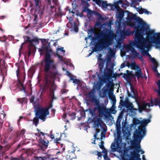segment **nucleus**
I'll list each match as a JSON object with an SVG mask.
<instances>
[{"instance_id": "1", "label": "nucleus", "mask_w": 160, "mask_h": 160, "mask_svg": "<svg viewBox=\"0 0 160 160\" xmlns=\"http://www.w3.org/2000/svg\"><path fill=\"white\" fill-rule=\"evenodd\" d=\"M140 30H136L135 32L134 40L130 43L140 49L143 55L150 58V61L153 64L152 68L154 72L158 73L157 68L159 66L158 62L152 58L148 53V50L153 46L156 49H160V32H155L154 29H150L149 26L145 22H141Z\"/></svg>"}, {"instance_id": "2", "label": "nucleus", "mask_w": 160, "mask_h": 160, "mask_svg": "<svg viewBox=\"0 0 160 160\" xmlns=\"http://www.w3.org/2000/svg\"><path fill=\"white\" fill-rule=\"evenodd\" d=\"M40 54L47 53L42 61V65L44 68L45 72V80L44 81V88L50 91V96L53 98L54 96L53 91L56 89V86L53 82V79L56 78L59 73L57 69V66L54 59L50 55L48 54L51 52L50 46L43 45L41 48L39 49Z\"/></svg>"}, {"instance_id": "3", "label": "nucleus", "mask_w": 160, "mask_h": 160, "mask_svg": "<svg viewBox=\"0 0 160 160\" xmlns=\"http://www.w3.org/2000/svg\"><path fill=\"white\" fill-rule=\"evenodd\" d=\"M146 128L145 127H139L138 130L136 129L134 134V139L131 142L132 148L134 149L137 153L135 152H131V158L128 155L125 156V153L124 155L122 157V159L123 160H141L140 158V155L138 154L141 152V154L143 153L144 152L141 150L140 143L142 139L145 135Z\"/></svg>"}, {"instance_id": "4", "label": "nucleus", "mask_w": 160, "mask_h": 160, "mask_svg": "<svg viewBox=\"0 0 160 160\" xmlns=\"http://www.w3.org/2000/svg\"><path fill=\"white\" fill-rule=\"evenodd\" d=\"M87 96V98H91V102L94 104L95 107L90 109L89 110L90 113L92 116H95L98 115L99 117L103 116L106 112L107 110L106 108V105L108 103V100H105V103L101 104L100 100L94 94V92L91 91L88 93Z\"/></svg>"}, {"instance_id": "5", "label": "nucleus", "mask_w": 160, "mask_h": 160, "mask_svg": "<svg viewBox=\"0 0 160 160\" xmlns=\"http://www.w3.org/2000/svg\"><path fill=\"white\" fill-rule=\"evenodd\" d=\"M107 33L102 32L99 34V37L102 42L103 48H107L112 45L113 42L114 35L111 30H107Z\"/></svg>"}, {"instance_id": "6", "label": "nucleus", "mask_w": 160, "mask_h": 160, "mask_svg": "<svg viewBox=\"0 0 160 160\" xmlns=\"http://www.w3.org/2000/svg\"><path fill=\"white\" fill-rule=\"evenodd\" d=\"M34 97L32 96L30 99V102L33 104L36 116L38 117V118L43 121H44L46 118L47 116L49 114L48 108H44L40 107L36 108L34 105L35 104V102H34Z\"/></svg>"}, {"instance_id": "7", "label": "nucleus", "mask_w": 160, "mask_h": 160, "mask_svg": "<svg viewBox=\"0 0 160 160\" xmlns=\"http://www.w3.org/2000/svg\"><path fill=\"white\" fill-rule=\"evenodd\" d=\"M122 139L121 136L118 135L115 140V143H112L111 148L113 152H120L125 148L126 144L122 142Z\"/></svg>"}, {"instance_id": "8", "label": "nucleus", "mask_w": 160, "mask_h": 160, "mask_svg": "<svg viewBox=\"0 0 160 160\" xmlns=\"http://www.w3.org/2000/svg\"><path fill=\"white\" fill-rule=\"evenodd\" d=\"M124 48L126 52H130V53L131 56L133 58H138L142 61H143V59L141 56L139 55V53L136 52L134 48L130 45L128 44H125L124 45Z\"/></svg>"}, {"instance_id": "9", "label": "nucleus", "mask_w": 160, "mask_h": 160, "mask_svg": "<svg viewBox=\"0 0 160 160\" xmlns=\"http://www.w3.org/2000/svg\"><path fill=\"white\" fill-rule=\"evenodd\" d=\"M34 1L36 9L34 15L33 22L34 23H36L38 21V14L41 17L43 14L44 8L43 6L39 5V0H34Z\"/></svg>"}, {"instance_id": "10", "label": "nucleus", "mask_w": 160, "mask_h": 160, "mask_svg": "<svg viewBox=\"0 0 160 160\" xmlns=\"http://www.w3.org/2000/svg\"><path fill=\"white\" fill-rule=\"evenodd\" d=\"M128 16L126 18L127 21H124V22H123V24L124 25H129L131 27H134L135 26V24L133 21H137V18L136 16L132 13L127 11Z\"/></svg>"}, {"instance_id": "11", "label": "nucleus", "mask_w": 160, "mask_h": 160, "mask_svg": "<svg viewBox=\"0 0 160 160\" xmlns=\"http://www.w3.org/2000/svg\"><path fill=\"white\" fill-rule=\"evenodd\" d=\"M112 71H109L108 72L105 73L104 75L105 79L106 80V82H107L106 86L108 88H110L114 85L113 80L112 79Z\"/></svg>"}, {"instance_id": "12", "label": "nucleus", "mask_w": 160, "mask_h": 160, "mask_svg": "<svg viewBox=\"0 0 160 160\" xmlns=\"http://www.w3.org/2000/svg\"><path fill=\"white\" fill-rule=\"evenodd\" d=\"M63 48H57V49L56 54L60 60L61 61H63L64 63L67 64L66 62L69 63L70 62V60L65 59L64 60H63L62 56L65 55V51L63 50Z\"/></svg>"}, {"instance_id": "13", "label": "nucleus", "mask_w": 160, "mask_h": 160, "mask_svg": "<svg viewBox=\"0 0 160 160\" xmlns=\"http://www.w3.org/2000/svg\"><path fill=\"white\" fill-rule=\"evenodd\" d=\"M134 32V31L131 32L129 29L124 28L122 30L120 31L119 35L120 38L124 39L126 38L127 36L133 35Z\"/></svg>"}, {"instance_id": "14", "label": "nucleus", "mask_w": 160, "mask_h": 160, "mask_svg": "<svg viewBox=\"0 0 160 160\" xmlns=\"http://www.w3.org/2000/svg\"><path fill=\"white\" fill-rule=\"evenodd\" d=\"M116 16L117 18L116 21L118 22V25H120L121 23L123 24V22L124 21L123 20L124 11L122 10H119Z\"/></svg>"}, {"instance_id": "15", "label": "nucleus", "mask_w": 160, "mask_h": 160, "mask_svg": "<svg viewBox=\"0 0 160 160\" xmlns=\"http://www.w3.org/2000/svg\"><path fill=\"white\" fill-rule=\"evenodd\" d=\"M67 27L70 29V30L72 31H74L76 32H78V26L74 22L72 23L71 22H68L67 24Z\"/></svg>"}, {"instance_id": "16", "label": "nucleus", "mask_w": 160, "mask_h": 160, "mask_svg": "<svg viewBox=\"0 0 160 160\" xmlns=\"http://www.w3.org/2000/svg\"><path fill=\"white\" fill-rule=\"evenodd\" d=\"M108 55L107 59L108 61H110L112 58L114 57L116 53V50L114 49L109 47L108 48Z\"/></svg>"}, {"instance_id": "17", "label": "nucleus", "mask_w": 160, "mask_h": 160, "mask_svg": "<svg viewBox=\"0 0 160 160\" xmlns=\"http://www.w3.org/2000/svg\"><path fill=\"white\" fill-rule=\"evenodd\" d=\"M90 1V0H88ZM96 3L102 8H106L108 6L107 3V2L103 1L100 0H94Z\"/></svg>"}, {"instance_id": "18", "label": "nucleus", "mask_w": 160, "mask_h": 160, "mask_svg": "<svg viewBox=\"0 0 160 160\" xmlns=\"http://www.w3.org/2000/svg\"><path fill=\"white\" fill-rule=\"evenodd\" d=\"M132 66L134 67L135 69L137 70V71L135 73V76L138 78L142 77V74L141 73V69L138 66L135 65V64H133Z\"/></svg>"}, {"instance_id": "19", "label": "nucleus", "mask_w": 160, "mask_h": 160, "mask_svg": "<svg viewBox=\"0 0 160 160\" xmlns=\"http://www.w3.org/2000/svg\"><path fill=\"white\" fill-rule=\"evenodd\" d=\"M127 108L131 112L136 113L138 109L134 108L132 103V102H128L127 104Z\"/></svg>"}, {"instance_id": "20", "label": "nucleus", "mask_w": 160, "mask_h": 160, "mask_svg": "<svg viewBox=\"0 0 160 160\" xmlns=\"http://www.w3.org/2000/svg\"><path fill=\"white\" fill-rule=\"evenodd\" d=\"M24 38L26 41L29 42L31 44L34 42H38L37 39L33 38L32 39H31L30 37L28 36L25 37Z\"/></svg>"}, {"instance_id": "21", "label": "nucleus", "mask_w": 160, "mask_h": 160, "mask_svg": "<svg viewBox=\"0 0 160 160\" xmlns=\"http://www.w3.org/2000/svg\"><path fill=\"white\" fill-rule=\"evenodd\" d=\"M103 65L102 63H99V73L96 72L98 78H100L103 75L102 68L103 67Z\"/></svg>"}, {"instance_id": "22", "label": "nucleus", "mask_w": 160, "mask_h": 160, "mask_svg": "<svg viewBox=\"0 0 160 160\" xmlns=\"http://www.w3.org/2000/svg\"><path fill=\"white\" fill-rule=\"evenodd\" d=\"M57 0H48V5H49L51 9L54 8V5L57 3Z\"/></svg>"}, {"instance_id": "23", "label": "nucleus", "mask_w": 160, "mask_h": 160, "mask_svg": "<svg viewBox=\"0 0 160 160\" xmlns=\"http://www.w3.org/2000/svg\"><path fill=\"white\" fill-rule=\"evenodd\" d=\"M138 11L139 13L140 14H142L143 13L148 15L149 14H151V12H150L148 11L146 9L141 8H138Z\"/></svg>"}, {"instance_id": "24", "label": "nucleus", "mask_w": 160, "mask_h": 160, "mask_svg": "<svg viewBox=\"0 0 160 160\" xmlns=\"http://www.w3.org/2000/svg\"><path fill=\"white\" fill-rule=\"evenodd\" d=\"M48 141H46L43 140H41L40 144L42 145V147L43 149H46L47 148L48 144Z\"/></svg>"}, {"instance_id": "25", "label": "nucleus", "mask_w": 160, "mask_h": 160, "mask_svg": "<svg viewBox=\"0 0 160 160\" xmlns=\"http://www.w3.org/2000/svg\"><path fill=\"white\" fill-rule=\"evenodd\" d=\"M112 24V23L111 21H109V22H106L105 23L103 24L102 25V26H104L106 27L107 26L108 28L109 29L111 28V25Z\"/></svg>"}, {"instance_id": "26", "label": "nucleus", "mask_w": 160, "mask_h": 160, "mask_svg": "<svg viewBox=\"0 0 160 160\" xmlns=\"http://www.w3.org/2000/svg\"><path fill=\"white\" fill-rule=\"evenodd\" d=\"M150 122V120L149 119H144L141 121V124L143 126H146Z\"/></svg>"}, {"instance_id": "27", "label": "nucleus", "mask_w": 160, "mask_h": 160, "mask_svg": "<svg viewBox=\"0 0 160 160\" xmlns=\"http://www.w3.org/2000/svg\"><path fill=\"white\" fill-rule=\"evenodd\" d=\"M133 124L135 125H136L137 124H141V121H140L138 119L135 118L133 119Z\"/></svg>"}, {"instance_id": "28", "label": "nucleus", "mask_w": 160, "mask_h": 160, "mask_svg": "<svg viewBox=\"0 0 160 160\" xmlns=\"http://www.w3.org/2000/svg\"><path fill=\"white\" fill-rule=\"evenodd\" d=\"M96 16H98V18L99 21L101 20L104 21L105 20L104 18H103L102 16L99 13H97Z\"/></svg>"}, {"instance_id": "29", "label": "nucleus", "mask_w": 160, "mask_h": 160, "mask_svg": "<svg viewBox=\"0 0 160 160\" xmlns=\"http://www.w3.org/2000/svg\"><path fill=\"white\" fill-rule=\"evenodd\" d=\"M110 98L112 100L113 104H115L116 102V99L114 95L112 94V96H110Z\"/></svg>"}, {"instance_id": "30", "label": "nucleus", "mask_w": 160, "mask_h": 160, "mask_svg": "<svg viewBox=\"0 0 160 160\" xmlns=\"http://www.w3.org/2000/svg\"><path fill=\"white\" fill-rule=\"evenodd\" d=\"M88 73H89V77L90 78L92 77V78L93 79H94V80H95V78H96V75L95 74H94V75L93 74V75H91V74H92V71H90L88 72Z\"/></svg>"}, {"instance_id": "31", "label": "nucleus", "mask_w": 160, "mask_h": 160, "mask_svg": "<svg viewBox=\"0 0 160 160\" xmlns=\"http://www.w3.org/2000/svg\"><path fill=\"white\" fill-rule=\"evenodd\" d=\"M38 122V118L35 117L33 119V123L36 126H37V125Z\"/></svg>"}, {"instance_id": "32", "label": "nucleus", "mask_w": 160, "mask_h": 160, "mask_svg": "<svg viewBox=\"0 0 160 160\" xmlns=\"http://www.w3.org/2000/svg\"><path fill=\"white\" fill-rule=\"evenodd\" d=\"M46 158L44 157H36L35 158V160H46Z\"/></svg>"}, {"instance_id": "33", "label": "nucleus", "mask_w": 160, "mask_h": 160, "mask_svg": "<svg viewBox=\"0 0 160 160\" xmlns=\"http://www.w3.org/2000/svg\"><path fill=\"white\" fill-rule=\"evenodd\" d=\"M116 127L117 131H120L121 129V126L120 122H119V123L117 122Z\"/></svg>"}, {"instance_id": "34", "label": "nucleus", "mask_w": 160, "mask_h": 160, "mask_svg": "<svg viewBox=\"0 0 160 160\" xmlns=\"http://www.w3.org/2000/svg\"><path fill=\"white\" fill-rule=\"evenodd\" d=\"M73 80V82L76 84L79 85L80 83V81L77 79H73L72 80Z\"/></svg>"}, {"instance_id": "35", "label": "nucleus", "mask_w": 160, "mask_h": 160, "mask_svg": "<svg viewBox=\"0 0 160 160\" xmlns=\"http://www.w3.org/2000/svg\"><path fill=\"white\" fill-rule=\"evenodd\" d=\"M99 47L98 46H95L94 48H92V50L93 52H97L99 50Z\"/></svg>"}, {"instance_id": "36", "label": "nucleus", "mask_w": 160, "mask_h": 160, "mask_svg": "<svg viewBox=\"0 0 160 160\" xmlns=\"http://www.w3.org/2000/svg\"><path fill=\"white\" fill-rule=\"evenodd\" d=\"M66 74L67 76H68L70 77L71 80H72L73 79V77L71 76V74L69 72H67Z\"/></svg>"}, {"instance_id": "37", "label": "nucleus", "mask_w": 160, "mask_h": 160, "mask_svg": "<svg viewBox=\"0 0 160 160\" xmlns=\"http://www.w3.org/2000/svg\"><path fill=\"white\" fill-rule=\"evenodd\" d=\"M97 155L98 156V159L99 160H100L102 158V154L101 152H98Z\"/></svg>"}, {"instance_id": "38", "label": "nucleus", "mask_w": 160, "mask_h": 160, "mask_svg": "<svg viewBox=\"0 0 160 160\" xmlns=\"http://www.w3.org/2000/svg\"><path fill=\"white\" fill-rule=\"evenodd\" d=\"M117 47L120 48L122 47V43L119 41H118L117 42Z\"/></svg>"}, {"instance_id": "39", "label": "nucleus", "mask_w": 160, "mask_h": 160, "mask_svg": "<svg viewBox=\"0 0 160 160\" xmlns=\"http://www.w3.org/2000/svg\"><path fill=\"white\" fill-rule=\"evenodd\" d=\"M99 132V130H97L96 131V133L94 135V137L95 139H96L98 133Z\"/></svg>"}, {"instance_id": "40", "label": "nucleus", "mask_w": 160, "mask_h": 160, "mask_svg": "<svg viewBox=\"0 0 160 160\" xmlns=\"http://www.w3.org/2000/svg\"><path fill=\"white\" fill-rule=\"evenodd\" d=\"M19 72H19V69H18L16 71V74H17V76L18 79H19V78H20V76H19Z\"/></svg>"}, {"instance_id": "41", "label": "nucleus", "mask_w": 160, "mask_h": 160, "mask_svg": "<svg viewBox=\"0 0 160 160\" xmlns=\"http://www.w3.org/2000/svg\"><path fill=\"white\" fill-rule=\"evenodd\" d=\"M103 157L105 160H111L110 158L106 155H103Z\"/></svg>"}, {"instance_id": "42", "label": "nucleus", "mask_w": 160, "mask_h": 160, "mask_svg": "<svg viewBox=\"0 0 160 160\" xmlns=\"http://www.w3.org/2000/svg\"><path fill=\"white\" fill-rule=\"evenodd\" d=\"M67 17V19H68L69 20V22H71V23H72V22H74L72 18V17H69L68 18Z\"/></svg>"}, {"instance_id": "43", "label": "nucleus", "mask_w": 160, "mask_h": 160, "mask_svg": "<svg viewBox=\"0 0 160 160\" xmlns=\"http://www.w3.org/2000/svg\"><path fill=\"white\" fill-rule=\"evenodd\" d=\"M103 149L102 152L104 154V155H106V156H107V150L105 149V148H104Z\"/></svg>"}, {"instance_id": "44", "label": "nucleus", "mask_w": 160, "mask_h": 160, "mask_svg": "<svg viewBox=\"0 0 160 160\" xmlns=\"http://www.w3.org/2000/svg\"><path fill=\"white\" fill-rule=\"evenodd\" d=\"M103 143H104L103 142H102V144L101 145H99V147H100V148H101L102 149H103L104 148V146L103 145Z\"/></svg>"}, {"instance_id": "45", "label": "nucleus", "mask_w": 160, "mask_h": 160, "mask_svg": "<svg viewBox=\"0 0 160 160\" xmlns=\"http://www.w3.org/2000/svg\"><path fill=\"white\" fill-rule=\"evenodd\" d=\"M55 110L54 109H52L51 111V113L52 114V116H54L55 113Z\"/></svg>"}, {"instance_id": "46", "label": "nucleus", "mask_w": 160, "mask_h": 160, "mask_svg": "<svg viewBox=\"0 0 160 160\" xmlns=\"http://www.w3.org/2000/svg\"><path fill=\"white\" fill-rule=\"evenodd\" d=\"M126 65L124 63H122L120 66V68H124L126 66Z\"/></svg>"}, {"instance_id": "47", "label": "nucleus", "mask_w": 160, "mask_h": 160, "mask_svg": "<svg viewBox=\"0 0 160 160\" xmlns=\"http://www.w3.org/2000/svg\"><path fill=\"white\" fill-rule=\"evenodd\" d=\"M59 139L58 138H56L54 140V142L56 143H57L58 142V141L59 140Z\"/></svg>"}, {"instance_id": "48", "label": "nucleus", "mask_w": 160, "mask_h": 160, "mask_svg": "<svg viewBox=\"0 0 160 160\" xmlns=\"http://www.w3.org/2000/svg\"><path fill=\"white\" fill-rule=\"evenodd\" d=\"M25 130L24 129H22L21 132V133L22 134H23L25 133Z\"/></svg>"}, {"instance_id": "49", "label": "nucleus", "mask_w": 160, "mask_h": 160, "mask_svg": "<svg viewBox=\"0 0 160 160\" xmlns=\"http://www.w3.org/2000/svg\"><path fill=\"white\" fill-rule=\"evenodd\" d=\"M93 52V51H91V52H90L89 53L88 55L87 56L88 57L92 55V53Z\"/></svg>"}, {"instance_id": "50", "label": "nucleus", "mask_w": 160, "mask_h": 160, "mask_svg": "<svg viewBox=\"0 0 160 160\" xmlns=\"http://www.w3.org/2000/svg\"><path fill=\"white\" fill-rule=\"evenodd\" d=\"M67 92H68V91L65 89L63 90L62 91V92L63 93H65Z\"/></svg>"}, {"instance_id": "51", "label": "nucleus", "mask_w": 160, "mask_h": 160, "mask_svg": "<svg viewBox=\"0 0 160 160\" xmlns=\"http://www.w3.org/2000/svg\"><path fill=\"white\" fill-rule=\"evenodd\" d=\"M24 100V98H22V99H19V98H18V101L20 102V100H22V101H23ZM20 102L21 103V102Z\"/></svg>"}, {"instance_id": "52", "label": "nucleus", "mask_w": 160, "mask_h": 160, "mask_svg": "<svg viewBox=\"0 0 160 160\" xmlns=\"http://www.w3.org/2000/svg\"><path fill=\"white\" fill-rule=\"evenodd\" d=\"M11 160H20L19 159L14 158L12 159Z\"/></svg>"}, {"instance_id": "53", "label": "nucleus", "mask_w": 160, "mask_h": 160, "mask_svg": "<svg viewBox=\"0 0 160 160\" xmlns=\"http://www.w3.org/2000/svg\"><path fill=\"white\" fill-rule=\"evenodd\" d=\"M51 138L52 139H54V136L53 135H51Z\"/></svg>"}, {"instance_id": "54", "label": "nucleus", "mask_w": 160, "mask_h": 160, "mask_svg": "<svg viewBox=\"0 0 160 160\" xmlns=\"http://www.w3.org/2000/svg\"><path fill=\"white\" fill-rule=\"evenodd\" d=\"M142 160H146L145 159V156L144 155H142Z\"/></svg>"}, {"instance_id": "55", "label": "nucleus", "mask_w": 160, "mask_h": 160, "mask_svg": "<svg viewBox=\"0 0 160 160\" xmlns=\"http://www.w3.org/2000/svg\"><path fill=\"white\" fill-rule=\"evenodd\" d=\"M23 44V43H22V44L21 45V48H20V49L22 48Z\"/></svg>"}, {"instance_id": "56", "label": "nucleus", "mask_w": 160, "mask_h": 160, "mask_svg": "<svg viewBox=\"0 0 160 160\" xmlns=\"http://www.w3.org/2000/svg\"><path fill=\"white\" fill-rule=\"evenodd\" d=\"M2 1L4 2H6L8 1V0H2Z\"/></svg>"}, {"instance_id": "57", "label": "nucleus", "mask_w": 160, "mask_h": 160, "mask_svg": "<svg viewBox=\"0 0 160 160\" xmlns=\"http://www.w3.org/2000/svg\"><path fill=\"white\" fill-rule=\"evenodd\" d=\"M30 54V50L29 51L28 53V55L29 56Z\"/></svg>"}, {"instance_id": "58", "label": "nucleus", "mask_w": 160, "mask_h": 160, "mask_svg": "<svg viewBox=\"0 0 160 160\" xmlns=\"http://www.w3.org/2000/svg\"><path fill=\"white\" fill-rule=\"evenodd\" d=\"M101 24V23H98L97 24V26H99V25H100Z\"/></svg>"}, {"instance_id": "59", "label": "nucleus", "mask_w": 160, "mask_h": 160, "mask_svg": "<svg viewBox=\"0 0 160 160\" xmlns=\"http://www.w3.org/2000/svg\"><path fill=\"white\" fill-rule=\"evenodd\" d=\"M53 45L55 46H56L57 45L56 43H54L53 44Z\"/></svg>"}, {"instance_id": "60", "label": "nucleus", "mask_w": 160, "mask_h": 160, "mask_svg": "<svg viewBox=\"0 0 160 160\" xmlns=\"http://www.w3.org/2000/svg\"><path fill=\"white\" fill-rule=\"evenodd\" d=\"M41 134L43 135H44V133L43 132H41Z\"/></svg>"}, {"instance_id": "61", "label": "nucleus", "mask_w": 160, "mask_h": 160, "mask_svg": "<svg viewBox=\"0 0 160 160\" xmlns=\"http://www.w3.org/2000/svg\"><path fill=\"white\" fill-rule=\"evenodd\" d=\"M111 6L112 7H111V9H110V10H112V7H113V5H111Z\"/></svg>"}, {"instance_id": "62", "label": "nucleus", "mask_w": 160, "mask_h": 160, "mask_svg": "<svg viewBox=\"0 0 160 160\" xmlns=\"http://www.w3.org/2000/svg\"><path fill=\"white\" fill-rule=\"evenodd\" d=\"M82 113H83V114H84V117L85 115V113L84 112H82Z\"/></svg>"}, {"instance_id": "63", "label": "nucleus", "mask_w": 160, "mask_h": 160, "mask_svg": "<svg viewBox=\"0 0 160 160\" xmlns=\"http://www.w3.org/2000/svg\"><path fill=\"white\" fill-rule=\"evenodd\" d=\"M54 159H55V158H52L50 159V160H54Z\"/></svg>"}, {"instance_id": "64", "label": "nucleus", "mask_w": 160, "mask_h": 160, "mask_svg": "<svg viewBox=\"0 0 160 160\" xmlns=\"http://www.w3.org/2000/svg\"><path fill=\"white\" fill-rule=\"evenodd\" d=\"M92 144H95V141H94V142H92Z\"/></svg>"}]
</instances>
